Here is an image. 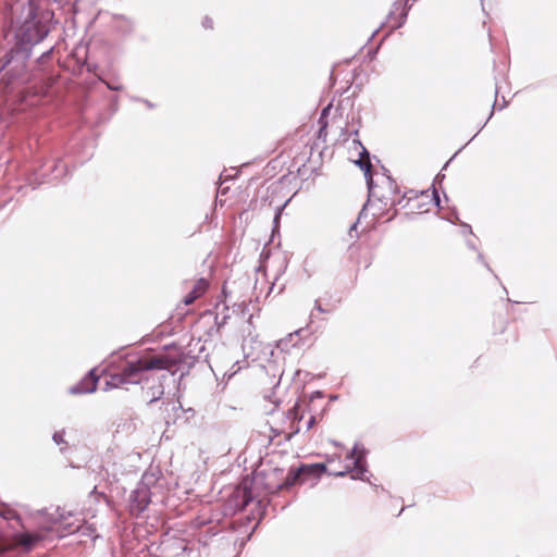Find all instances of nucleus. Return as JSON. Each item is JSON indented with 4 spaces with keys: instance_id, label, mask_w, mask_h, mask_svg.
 I'll return each instance as SVG.
<instances>
[{
    "instance_id": "f257e3e1",
    "label": "nucleus",
    "mask_w": 557,
    "mask_h": 557,
    "mask_svg": "<svg viewBox=\"0 0 557 557\" xmlns=\"http://www.w3.org/2000/svg\"><path fill=\"white\" fill-rule=\"evenodd\" d=\"M180 354L169 351H146L137 358L128 360L119 373L112 374L107 384L111 387H120L125 384H138L149 380V373L165 370L175 374L176 368L182 362Z\"/></svg>"
},
{
    "instance_id": "dca6fc26",
    "label": "nucleus",
    "mask_w": 557,
    "mask_h": 557,
    "mask_svg": "<svg viewBox=\"0 0 557 557\" xmlns=\"http://www.w3.org/2000/svg\"><path fill=\"white\" fill-rule=\"evenodd\" d=\"M332 463H333V459H329V460H327V465H329V466H332Z\"/></svg>"
},
{
    "instance_id": "423d86ee",
    "label": "nucleus",
    "mask_w": 557,
    "mask_h": 557,
    "mask_svg": "<svg viewBox=\"0 0 557 557\" xmlns=\"http://www.w3.org/2000/svg\"><path fill=\"white\" fill-rule=\"evenodd\" d=\"M209 285V281L203 277L197 280L194 283L191 290L184 297L183 302L186 306L194 304L207 293Z\"/></svg>"
},
{
    "instance_id": "9d476101",
    "label": "nucleus",
    "mask_w": 557,
    "mask_h": 557,
    "mask_svg": "<svg viewBox=\"0 0 557 557\" xmlns=\"http://www.w3.org/2000/svg\"><path fill=\"white\" fill-rule=\"evenodd\" d=\"M359 168L363 171L364 176L370 184L372 182V163L370 161L369 152L362 147L359 160L356 162Z\"/></svg>"
},
{
    "instance_id": "9b49d317",
    "label": "nucleus",
    "mask_w": 557,
    "mask_h": 557,
    "mask_svg": "<svg viewBox=\"0 0 557 557\" xmlns=\"http://www.w3.org/2000/svg\"><path fill=\"white\" fill-rule=\"evenodd\" d=\"M165 379H166V375L162 374L159 377L158 385H153V386H151V387H149L147 389V396L149 397V401L150 403L157 401V400H159L163 396V394H164V386H163L162 381L165 380Z\"/></svg>"
},
{
    "instance_id": "4468645a",
    "label": "nucleus",
    "mask_w": 557,
    "mask_h": 557,
    "mask_svg": "<svg viewBox=\"0 0 557 557\" xmlns=\"http://www.w3.org/2000/svg\"><path fill=\"white\" fill-rule=\"evenodd\" d=\"M202 25L206 27V28H212L213 27V22L211 18L209 17H206L202 22Z\"/></svg>"
},
{
    "instance_id": "ddd939ff",
    "label": "nucleus",
    "mask_w": 557,
    "mask_h": 557,
    "mask_svg": "<svg viewBox=\"0 0 557 557\" xmlns=\"http://www.w3.org/2000/svg\"><path fill=\"white\" fill-rule=\"evenodd\" d=\"M53 440L57 444H62V443H65L64 438H63V433L61 432H57L54 433L53 435Z\"/></svg>"
},
{
    "instance_id": "7ed1b4c3",
    "label": "nucleus",
    "mask_w": 557,
    "mask_h": 557,
    "mask_svg": "<svg viewBox=\"0 0 557 557\" xmlns=\"http://www.w3.org/2000/svg\"><path fill=\"white\" fill-rule=\"evenodd\" d=\"M49 33L47 22L38 17L29 8L28 16L15 30V37L22 44L35 45L40 42Z\"/></svg>"
},
{
    "instance_id": "39448f33",
    "label": "nucleus",
    "mask_w": 557,
    "mask_h": 557,
    "mask_svg": "<svg viewBox=\"0 0 557 557\" xmlns=\"http://www.w3.org/2000/svg\"><path fill=\"white\" fill-rule=\"evenodd\" d=\"M346 458L348 459V463L344 466H336V468H332L327 470L329 474L335 476H344L350 472H356V474H360L362 472V457L356 449H352L347 454Z\"/></svg>"
},
{
    "instance_id": "2eb2a0df",
    "label": "nucleus",
    "mask_w": 557,
    "mask_h": 557,
    "mask_svg": "<svg viewBox=\"0 0 557 557\" xmlns=\"http://www.w3.org/2000/svg\"><path fill=\"white\" fill-rule=\"evenodd\" d=\"M315 308L320 312H325V310L321 307V305L318 301L315 302Z\"/></svg>"
},
{
    "instance_id": "1a4fd4ad",
    "label": "nucleus",
    "mask_w": 557,
    "mask_h": 557,
    "mask_svg": "<svg viewBox=\"0 0 557 557\" xmlns=\"http://www.w3.org/2000/svg\"><path fill=\"white\" fill-rule=\"evenodd\" d=\"M304 483V479L299 472V469L298 468H292L289 469L285 480L276 485L275 487H269V490L274 493V492H280L284 488H289L294 485H297V484H302Z\"/></svg>"
},
{
    "instance_id": "20e7f679",
    "label": "nucleus",
    "mask_w": 557,
    "mask_h": 557,
    "mask_svg": "<svg viewBox=\"0 0 557 557\" xmlns=\"http://www.w3.org/2000/svg\"><path fill=\"white\" fill-rule=\"evenodd\" d=\"M37 541L38 536L29 533L15 535L13 541L0 536V557H5V553L14 549L16 546H24L29 549Z\"/></svg>"
},
{
    "instance_id": "6e6552de",
    "label": "nucleus",
    "mask_w": 557,
    "mask_h": 557,
    "mask_svg": "<svg viewBox=\"0 0 557 557\" xmlns=\"http://www.w3.org/2000/svg\"><path fill=\"white\" fill-rule=\"evenodd\" d=\"M299 472L304 479V483L308 479H319L323 473L327 471L326 463H312V465H301L298 467Z\"/></svg>"
},
{
    "instance_id": "f03ea898",
    "label": "nucleus",
    "mask_w": 557,
    "mask_h": 557,
    "mask_svg": "<svg viewBox=\"0 0 557 557\" xmlns=\"http://www.w3.org/2000/svg\"><path fill=\"white\" fill-rule=\"evenodd\" d=\"M26 55L11 50L0 60V85L4 90L23 83L26 74Z\"/></svg>"
},
{
    "instance_id": "f8f14e48",
    "label": "nucleus",
    "mask_w": 557,
    "mask_h": 557,
    "mask_svg": "<svg viewBox=\"0 0 557 557\" xmlns=\"http://www.w3.org/2000/svg\"><path fill=\"white\" fill-rule=\"evenodd\" d=\"M0 515H1L4 519H7V520H9V519H13V518H15V517H16V513H15L14 511L10 510V509L4 510V511H1V512H0Z\"/></svg>"
},
{
    "instance_id": "0eeeda50",
    "label": "nucleus",
    "mask_w": 557,
    "mask_h": 557,
    "mask_svg": "<svg viewBox=\"0 0 557 557\" xmlns=\"http://www.w3.org/2000/svg\"><path fill=\"white\" fill-rule=\"evenodd\" d=\"M99 377L91 370L78 384L71 388L73 394L91 393L96 391Z\"/></svg>"
}]
</instances>
